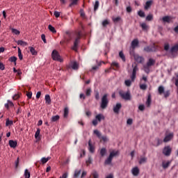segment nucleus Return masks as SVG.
I'll list each match as a JSON object with an SVG mask.
<instances>
[{
	"label": "nucleus",
	"instance_id": "obj_42",
	"mask_svg": "<svg viewBox=\"0 0 178 178\" xmlns=\"http://www.w3.org/2000/svg\"><path fill=\"white\" fill-rule=\"evenodd\" d=\"M145 162H147V157H141L139 161L140 165H143V163H145Z\"/></svg>",
	"mask_w": 178,
	"mask_h": 178
},
{
	"label": "nucleus",
	"instance_id": "obj_12",
	"mask_svg": "<svg viewBox=\"0 0 178 178\" xmlns=\"http://www.w3.org/2000/svg\"><path fill=\"white\" fill-rule=\"evenodd\" d=\"M88 149L91 154H94V152H95V147L91 144V140H89L88 141Z\"/></svg>",
	"mask_w": 178,
	"mask_h": 178
},
{
	"label": "nucleus",
	"instance_id": "obj_40",
	"mask_svg": "<svg viewBox=\"0 0 178 178\" xmlns=\"http://www.w3.org/2000/svg\"><path fill=\"white\" fill-rule=\"evenodd\" d=\"M13 124V121L10 120L9 118L6 120V126H12Z\"/></svg>",
	"mask_w": 178,
	"mask_h": 178
},
{
	"label": "nucleus",
	"instance_id": "obj_10",
	"mask_svg": "<svg viewBox=\"0 0 178 178\" xmlns=\"http://www.w3.org/2000/svg\"><path fill=\"white\" fill-rule=\"evenodd\" d=\"M122 108V104L117 103L116 105L113 107L114 113H119V111Z\"/></svg>",
	"mask_w": 178,
	"mask_h": 178
},
{
	"label": "nucleus",
	"instance_id": "obj_23",
	"mask_svg": "<svg viewBox=\"0 0 178 178\" xmlns=\"http://www.w3.org/2000/svg\"><path fill=\"white\" fill-rule=\"evenodd\" d=\"M170 163H172V161H163L162 162V166L164 169H168L169 166H170Z\"/></svg>",
	"mask_w": 178,
	"mask_h": 178
},
{
	"label": "nucleus",
	"instance_id": "obj_21",
	"mask_svg": "<svg viewBox=\"0 0 178 178\" xmlns=\"http://www.w3.org/2000/svg\"><path fill=\"white\" fill-rule=\"evenodd\" d=\"M154 65H155V60L153 58H149L146 64V65L149 66V67L154 66Z\"/></svg>",
	"mask_w": 178,
	"mask_h": 178
},
{
	"label": "nucleus",
	"instance_id": "obj_36",
	"mask_svg": "<svg viewBox=\"0 0 178 178\" xmlns=\"http://www.w3.org/2000/svg\"><path fill=\"white\" fill-rule=\"evenodd\" d=\"M91 92H92L91 88H88V89H86V97H91Z\"/></svg>",
	"mask_w": 178,
	"mask_h": 178
},
{
	"label": "nucleus",
	"instance_id": "obj_33",
	"mask_svg": "<svg viewBox=\"0 0 178 178\" xmlns=\"http://www.w3.org/2000/svg\"><path fill=\"white\" fill-rule=\"evenodd\" d=\"M17 45H21L22 47H26L27 45V42L23 40H18L17 42Z\"/></svg>",
	"mask_w": 178,
	"mask_h": 178
},
{
	"label": "nucleus",
	"instance_id": "obj_5",
	"mask_svg": "<svg viewBox=\"0 0 178 178\" xmlns=\"http://www.w3.org/2000/svg\"><path fill=\"white\" fill-rule=\"evenodd\" d=\"M119 95L122 98V99H125V101H130L131 99V95H130V91H127L124 92L123 91H120Z\"/></svg>",
	"mask_w": 178,
	"mask_h": 178
},
{
	"label": "nucleus",
	"instance_id": "obj_58",
	"mask_svg": "<svg viewBox=\"0 0 178 178\" xmlns=\"http://www.w3.org/2000/svg\"><path fill=\"white\" fill-rule=\"evenodd\" d=\"M169 48H170L169 43H165L164 44V51H169Z\"/></svg>",
	"mask_w": 178,
	"mask_h": 178
},
{
	"label": "nucleus",
	"instance_id": "obj_47",
	"mask_svg": "<svg viewBox=\"0 0 178 178\" xmlns=\"http://www.w3.org/2000/svg\"><path fill=\"white\" fill-rule=\"evenodd\" d=\"M138 15L140 16V17H145V13H144L143 10H139L138 12Z\"/></svg>",
	"mask_w": 178,
	"mask_h": 178
},
{
	"label": "nucleus",
	"instance_id": "obj_64",
	"mask_svg": "<svg viewBox=\"0 0 178 178\" xmlns=\"http://www.w3.org/2000/svg\"><path fill=\"white\" fill-rule=\"evenodd\" d=\"M41 38H42L43 42H44V44H47V39H45V35L44 34L41 35Z\"/></svg>",
	"mask_w": 178,
	"mask_h": 178
},
{
	"label": "nucleus",
	"instance_id": "obj_16",
	"mask_svg": "<svg viewBox=\"0 0 178 178\" xmlns=\"http://www.w3.org/2000/svg\"><path fill=\"white\" fill-rule=\"evenodd\" d=\"M162 143H163V140H162V139H160L159 138H156L154 140L155 147H159V145H161V144H162Z\"/></svg>",
	"mask_w": 178,
	"mask_h": 178
},
{
	"label": "nucleus",
	"instance_id": "obj_57",
	"mask_svg": "<svg viewBox=\"0 0 178 178\" xmlns=\"http://www.w3.org/2000/svg\"><path fill=\"white\" fill-rule=\"evenodd\" d=\"M140 90H143V91H145V90H147V85L146 84H140Z\"/></svg>",
	"mask_w": 178,
	"mask_h": 178
},
{
	"label": "nucleus",
	"instance_id": "obj_48",
	"mask_svg": "<svg viewBox=\"0 0 178 178\" xmlns=\"http://www.w3.org/2000/svg\"><path fill=\"white\" fill-rule=\"evenodd\" d=\"M11 31L13 34H15V35H19L20 34V31H19L17 29H11Z\"/></svg>",
	"mask_w": 178,
	"mask_h": 178
},
{
	"label": "nucleus",
	"instance_id": "obj_39",
	"mask_svg": "<svg viewBox=\"0 0 178 178\" xmlns=\"http://www.w3.org/2000/svg\"><path fill=\"white\" fill-rule=\"evenodd\" d=\"M94 134H95L97 136V137H98V138H101L102 137V134H101V132H99V131H98L97 129H95L94 131H93Z\"/></svg>",
	"mask_w": 178,
	"mask_h": 178
},
{
	"label": "nucleus",
	"instance_id": "obj_32",
	"mask_svg": "<svg viewBox=\"0 0 178 178\" xmlns=\"http://www.w3.org/2000/svg\"><path fill=\"white\" fill-rule=\"evenodd\" d=\"M81 175V170H76L74 172V177L77 178Z\"/></svg>",
	"mask_w": 178,
	"mask_h": 178
},
{
	"label": "nucleus",
	"instance_id": "obj_22",
	"mask_svg": "<svg viewBox=\"0 0 178 178\" xmlns=\"http://www.w3.org/2000/svg\"><path fill=\"white\" fill-rule=\"evenodd\" d=\"M151 102H152L151 94H149L147 96V99L146 101V106H147V108H149L151 106Z\"/></svg>",
	"mask_w": 178,
	"mask_h": 178
},
{
	"label": "nucleus",
	"instance_id": "obj_7",
	"mask_svg": "<svg viewBox=\"0 0 178 178\" xmlns=\"http://www.w3.org/2000/svg\"><path fill=\"white\" fill-rule=\"evenodd\" d=\"M163 154L165 156H170V154H172V148L170 146H165L163 149Z\"/></svg>",
	"mask_w": 178,
	"mask_h": 178
},
{
	"label": "nucleus",
	"instance_id": "obj_62",
	"mask_svg": "<svg viewBox=\"0 0 178 178\" xmlns=\"http://www.w3.org/2000/svg\"><path fill=\"white\" fill-rule=\"evenodd\" d=\"M127 124H129V126L133 124V119L129 118L127 120Z\"/></svg>",
	"mask_w": 178,
	"mask_h": 178
},
{
	"label": "nucleus",
	"instance_id": "obj_35",
	"mask_svg": "<svg viewBox=\"0 0 178 178\" xmlns=\"http://www.w3.org/2000/svg\"><path fill=\"white\" fill-rule=\"evenodd\" d=\"M40 133H41V130L40 129V128H38L35 134V138H36L37 140L40 138Z\"/></svg>",
	"mask_w": 178,
	"mask_h": 178
},
{
	"label": "nucleus",
	"instance_id": "obj_18",
	"mask_svg": "<svg viewBox=\"0 0 178 178\" xmlns=\"http://www.w3.org/2000/svg\"><path fill=\"white\" fill-rule=\"evenodd\" d=\"M132 175L134 176H137L138 175H140V169H138V167H135L131 170Z\"/></svg>",
	"mask_w": 178,
	"mask_h": 178
},
{
	"label": "nucleus",
	"instance_id": "obj_56",
	"mask_svg": "<svg viewBox=\"0 0 178 178\" xmlns=\"http://www.w3.org/2000/svg\"><path fill=\"white\" fill-rule=\"evenodd\" d=\"M108 24H109V21H108V19H106L102 22L103 27H106V26H108Z\"/></svg>",
	"mask_w": 178,
	"mask_h": 178
},
{
	"label": "nucleus",
	"instance_id": "obj_6",
	"mask_svg": "<svg viewBox=\"0 0 178 178\" xmlns=\"http://www.w3.org/2000/svg\"><path fill=\"white\" fill-rule=\"evenodd\" d=\"M145 52H155L156 51V46L155 44L151 46H146L144 47Z\"/></svg>",
	"mask_w": 178,
	"mask_h": 178
},
{
	"label": "nucleus",
	"instance_id": "obj_19",
	"mask_svg": "<svg viewBox=\"0 0 178 178\" xmlns=\"http://www.w3.org/2000/svg\"><path fill=\"white\" fill-rule=\"evenodd\" d=\"M95 119L97 122H101V120H105V116L102 114H98L95 116Z\"/></svg>",
	"mask_w": 178,
	"mask_h": 178
},
{
	"label": "nucleus",
	"instance_id": "obj_20",
	"mask_svg": "<svg viewBox=\"0 0 178 178\" xmlns=\"http://www.w3.org/2000/svg\"><path fill=\"white\" fill-rule=\"evenodd\" d=\"M170 20H172V17L170 16H165L162 18V21L164 23H170Z\"/></svg>",
	"mask_w": 178,
	"mask_h": 178
},
{
	"label": "nucleus",
	"instance_id": "obj_11",
	"mask_svg": "<svg viewBox=\"0 0 178 178\" xmlns=\"http://www.w3.org/2000/svg\"><path fill=\"white\" fill-rule=\"evenodd\" d=\"M138 44H139L138 39H134V40H132L131 43V47L132 49H136V48L138 47Z\"/></svg>",
	"mask_w": 178,
	"mask_h": 178
},
{
	"label": "nucleus",
	"instance_id": "obj_60",
	"mask_svg": "<svg viewBox=\"0 0 178 178\" xmlns=\"http://www.w3.org/2000/svg\"><path fill=\"white\" fill-rule=\"evenodd\" d=\"M138 109L143 112V111L145 109V106H144V104H140L138 106Z\"/></svg>",
	"mask_w": 178,
	"mask_h": 178
},
{
	"label": "nucleus",
	"instance_id": "obj_55",
	"mask_svg": "<svg viewBox=\"0 0 178 178\" xmlns=\"http://www.w3.org/2000/svg\"><path fill=\"white\" fill-rule=\"evenodd\" d=\"M64 38L65 40H63L60 42V45H62L63 47V45H65V44H66V42H67V40L66 39V36L64 35Z\"/></svg>",
	"mask_w": 178,
	"mask_h": 178
},
{
	"label": "nucleus",
	"instance_id": "obj_49",
	"mask_svg": "<svg viewBox=\"0 0 178 178\" xmlns=\"http://www.w3.org/2000/svg\"><path fill=\"white\" fill-rule=\"evenodd\" d=\"M30 52L32 54V55H37V51H35V49L34 47H29Z\"/></svg>",
	"mask_w": 178,
	"mask_h": 178
},
{
	"label": "nucleus",
	"instance_id": "obj_30",
	"mask_svg": "<svg viewBox=\"0 0 178 178\" xmlns=\"http://www.w3.org/2000/svg\"><path fill=\"white\" fill-rule=\"evenodd\" d=\"M100 155L102 157H104V155H106V148L102 147L100 149Z\"/></svg>",
	"mask_w": 178,
	"mask_h": 178
},
{
	"label": "nucleus",
	"instance_id": "obj_44",
	"mask_svg": "<svg viewBox=\"0 0 178 178\" xmlns=\"http://www.w3.org/2000/svg\"><path fill=\"white\" fill-rule=\"evenodd\" d=\"M99 140L100 141H104V143H108V141H109V139L107 136H101V138Z\"/></svg>",
	"mask_w": 178,
	"mask_h": 178
},
{
	"label": "nucleus",
	"instance_id": "obj_61",
	"mask_svg": "<svg viewBox=\"0 0 178 178\" xmlns=\"http://www.w3.org/2000/svg\"><path fill=\"white\" fill-rule=\"evenodd\" d=\"M63 116H64V118H67V107H65L64 108Z\"/></svg>",
	"mask_w": 178,
	"mask_h": 178
},
{
	"label": "nucleus",
	"instance_id": "obj_59",
	"mask_svg": "<svg viewBox=\"0 0 178 178\" xmlns=\"http://www.w3.org/2000/svg\"><path fill=\"white\" fill-rule=\"evenodd\" d=\"M164 97L165 98H168V97H169V95H170V90H167L165 92H164Z\"/></svg>",
	"mask_w": 178,
	"mask_h": 178
},
{
	"label": "nucleus",
	"instance_id": "obj_1",
	"mask_svg": "<svg viewBox=\"0 0 178 178\" xmlns=\"http://www.w3.org/2000/svg\"><path fill=\"white\" fill-rule=\"evenodd\" d=\"M81 38V32H77L76 33V38H75V40L74 42L73 46L71 47V49L72 51H74L75 52H77L79 49V44H80V39Z\"/></svg>",
	"mask_w": 178,
	"mask_h": 178
},
{
	"label": "nucleus",
	"instance_id": "obj_34",
	"mask_svg": "<svg viewBox=\"0 0 178 178\" xmlns=\"http://www.w3.org/2000/svg\"><path fill=\"white\" fill-rule=\"evenodd\" d=\"M119 56L122 58V60L123 62H126V56H124V54H123V51H120Z\"/></svg>",
	"mask_w": 178,
	"mask_h": 178
},
{
	"label": "nucleus",
	"instance_id": "obj_3",
	"mask_svg": "<svg viewBox=\"0 0 178 178\" xmlns=\"http://www.w3.org/2000/svg\"><path fill=\"white\" fill-rule=\"evenodd\" d=\"M51 58L53 60H56L57 62H63L59 52H58V51L56 49L53 50L51 52Z\"/></svg>",
	"mask_w": 178,
	"mask_h": 178
},
{
	"label": "nucleus",
	"instance_id": "obj_41",
	"mask_svg": "<svg viewBox=\"0 0 178 178\" xmlns=\"http://www.w3.org/2000/svg\"><path fill=\"white\" fill-rule=\"evenodd\" d=\"M49 159H51V157H47V158L43 157L41 159V162L43 164L47 163V162H48L49 161Z\"/></svg>",
	"mask_w": 178,
	"mask_h": 178
},
{
	"label": "nucleus",
	"instance_id": "obj_14",
	"mask_svg": "<svg viewBox=\"0 0 178 178\" xmlns=\"http://www.w3.org/2000/svg\"><path fill=\"white\" fill-rule=\"evenodd\" d=\"M172 138H173V134L171 133L165 136V137L163 139V143H168L170 141Z\"/></svg>",
	"mask_w": 178,
	"mask_h": 178
},
{
	"label": "nucleus",
	"instance_id": "obj_26",
	"mask_svg": "<svg viewBox=\"0 0 178 178\" xmlns=\"http://www.w3.org/2000/svg\"><path fill=\"white\" fill-rule=\"evenodd\" d=\"M113 159V158L108 156V157L104 161V165H111V163H112Z\"/></svg>",
	"mask_w": 178,
	"mask_h": 178
},
{
	"label": "nucleus",
	"instance_id": "obj_27",
	"mask_svg": "<svg viewBox=\"0 0 178 178\" xmlns=\"http://www.w3.org/2000/svg\"><path fill=\"white\" fill-rule=\"evenodd\" d=\"M158 92L160 95H162V94H164L165 92V88L162 86H160L158 88Z\"/></svg>",
	"mask_w": 178,
	"mask_h": 178
},
{
	"label": "nucleus",
	"instance_id": "obj_45",
	"mask_svg": "<svg viewBox=\"0 0 178 178\" xmlns=\"http://www.w3.org/2000/svg\"><path fill=\"white\" fill-rule=\"evenodd\" d=\"M122 20V17H117L115 18H113V23H119Z\"/></svg>",
	"mask_w": 178,
	"mask_h": 178
},
{
	"label": "nucleus",
	"instance_id": "obj_51",
	"mask_svg": "<svg viewBox=\"0 0 178 178\" xmlns=\"http://www.w3.org/2000/svg\"><path fill=\"white\" fill-rule=\"evenodd\" d=\"M92 176H93V178H99V175H98V172L95 170H94L92 172Z\"/></svg>",
	"mask_w": 178,
	"mask_h": 178
},
{
	"label": "nucleus",
	"instance_id": "obj_15",
	"mask_svg": "<svg viewBox=\"0 0 178 178\" xmlns=\"http://www.w3.org/2000/svg\"><path fill=\"white\" fill-rule=\"evenodd\" d=\"M8 144L10 148H16L17 147V142L13 140H10Z\"/></svg>",
	"mask_w": 178,
	"mask_h": 178
},
{
	"label": "nucleus",
	"instance_id": "obj_53",
	"mask_svg": "<svg viewBox=\"0 0 178 178\" xmlns=\"http://www.w3.org/2000/svg\"><path fill=\"white\" fill-rule=\"evenodd\" d=\"M149 67H150L147 66V65L143 66L144 71L145 72V73H149Z\"/></svg>",
	"mask_w": 178,
	"mask_h": 178
},
{
	"label": "nucleus",
	"instance_id": "obj_9",
	"mask_svg": "<svg viewBox=\"0 0 178 178\" xmlns=\"http://www.w3.org/2000/svg\"><path fill=\"white\" fill-rule=\"evenodd\" d=\"M134 58L138 63H143L144 62V57L138 54L135 55Z\"/></svg>",
	"mask_w": 178,
	"mask_h": 178
},
{
	"label": "nucleus",
	"instance_id": "obj_29",
	"mask_svg": "<svg viewBox=\"0 0 178 178\" xmlns=\"http://www.w3.org/2000/svg\"><path fill=\"white\" fill-rule=\"evenodd\" d=\"M8 60L10 62H13L14 63L15 66H16V60H17V58L16 56L10 57Z\"/></svg>",
	"mask_w": 178,
	"mask_h": 178
},
{
	"label": "nucleus",
	"instance_id": "obj_38",
	"mask_svg": "<svg viewBox=\"0 0 178 178\" xmlns=\"http://www.w3.org/2000/svg\"><path fill=\"white\" fill-rule=\"evenodd\" d=\"M147 22H151L152 20H154V15L152 14L148 15L146 17Z\"/></svg>",
	"mask_w": 178,
	"mask_h": 178
},
{
	"label": "nucleus",
	"instance_id": "obj_46",
	"mask_svg": "<svg viewBox=\"0 0 178 178\" xmlns=\"http://www.w3.org/2000/svg\"><path fill=\"white\" fill-rule=\"evenodd\" d=\"M140 27L143 29V30H148V25L145 23L140 24Z\"/></svg>",
	"mask_w": 178,
	"mask_h": 178
},
{
	"label": "nucleus",
	"instance_id": "obj_17",
	"mask_svg": "<svg viewBox=\"0 0 178 178\" xmlns=\"http://www.w3.org/2000/svg\"><path fill=\"white\" fill-rule=\"evenodd\" d=\"M44 101L47 105H51V96H49V95H46L44 96Z\"/></svg>",
	"mask_w": 178,
	"mask_h": 178
},
{
	"label": "nucleus",
	"instance_id": "obj_43",
	"mask_svg": "<svg viewBox=\"0 0 178 178\" xmlns=\"http://www.w3.org/2000/svg\"><path fill=\"white\" fill-rule=\"evenodd\" d=\"M131 83H133V81H131V79L125 80L124 81V84L125 86H127V87H130V86H131Z\"/></svg>",
	"mask_w": 178,
	"mask_h": 178
},
{
	"label": "nucleus",
	"instance_id": "obj_52",
	"mask_svg": "<svg viewBox=\"0 0 178 178\" xmlns=\"http://www.w3.org/2000/svg\"><path fill=\"white\" fill-rule=\"evenodd\" d=\"M59 120V115H54L51 118V122H58Z\"/></svg>",
	"mask_w": 178,
	"mask_h": 178
},
{
	"label": "nucleus",
	"instance_id": "obj_28",
	"mask_svg": "<svg viewBox=\"0 0 178 178\" xmlns=\"http://www.w3.org/2000/svg\"><path fill=\"white\" fill-rule=\"evenodd\" d=\"M70 3L69 5L70 8H72V6H76L77 5V3L79 2V0H70Z\"/></svg>",
	"mask_w": 178,
	"mask_h": 178
},
{
	"label": "nucleus",
	"instance_id": "obj_50",
	"mask_svg": "<svg viewBox=\"0 0 178 178\" xmlns=\"http://www.w3.org/2000/svg\"><path fill=\"white\" fill-rule=\"evenodd\" d=\"M24 177L25 178H30V172H29V170L27 169L24 171Z\"/></svg>",
	"mask_w": 178,
	"mask_h": 178
},
{
	"label": "nucleus",
	"instance_id": "obj_25",
	"mask_svg": "<svg viewBox=\"0 0 178 178\" xmlns=\"http://www.w3.org/2000/svg\"><path fill=\"white\" fill-rule=\"evenodd\" d=\"M118 155H119V151H113L110 153L109 154V157L112 158L113 159L114 156H118Z\"/></svg>",
	"mask_w": 178,
	"mask_h": 178
},
{
	"label": "nucleus",
	"instance_id": "obj_37",
	"mask_svg": "<svg viewBox=\"0 0 178 178\" xmlns=\"http://www.w3.org/2000/svg\"><path fill=\"white\" fill-rule=\"evenodd\" d=\"M98 8H99V1L97 0L94 5V10L95 12L98 10Z\"/></svg>",
	"mask_w": 178,
	"mask_h": 178
},
{
	"label": "nucleus",
	"instance_id": "obj_31",
	"mask_svg": "<svg viewBox=\"0 0 178 178\" xmlns=\"http://www.w3.org/2000/svg\"><path fill=\"white\" fill-rule=\"evenodd\" d=\"M48 29H49V31L53 33V34H55L56 33V29H55V27L52 26V25L49 24L48 26Z\"/></svg>",
	"mask_w": 178,
	"mask_h": 178
},
{
	"label": "nucleus",
	"instance_id": "obj_13",
	"mask_svg": "<svg viewBox=\"0 0 178 178\" xmlns=\"http://www.w3.org/2000/svg\"><path fill=\"white\" fill-rule=\"evenodd\" d=\"M170 54H177L178 52V43L175 44L173 47H171L170 50Z\"/></svg>",
	"mask_w": 178,
	"mask_h": 178
},
{
	"label": "nucleus",
	"instance_id": "obj_63",
	"mask_svg": "<svg viewBox=\"0 0 178 178\" xmlns=\"http://www.w3.org/2000/svg\"><path fill=\"white\" fill-rule=\"evenodd\" d=\"M129 54L131 56H133L134 58L135 55H137V54H136V52L134 51V49H132V50L130 51Z\"/></svg>",
	"mask_w": 178,
	"mask_h": 178
},
{
	"label": "nucleus",
	"instance_id": "obj_4",
	"mask_svg": "<svg viewBox=\"0 0 178 178\" xmlns=\"http://www.w3.org/2000/svg\"><path fill=\"white\" fill-rule=\"evenodd\" d=\"M132 67H133V70H132V74L130 75V79L132 83H134L137 77V72H138V67L137 66V65H132Z\"/></svg>",
	"mask_w": 178,
	"mask_h": 178
},
{
	"label": "nucleus",
	"instance_id": "obj_8",
	"mask_svg": "<svg viewBox=\"0 0 178 178\" xmlns=\"http://www.w3.org/2000/svg\"><path fill=\"white\" fill-rule=\"evenodd\" d=\"M68 69H72V70H79V63L76 61H71L68 65Z\"/></svg>",
	"mask_w": 178,
	"mask_h": 178
},
{
	"label": "nucleus",
	"instance_id": "obj_24",
	"mask_svg": "<svg viewBox=\"0 0 178 178\" xmlns=\"http://www.w3.org/2000/svg\"><path fill=\"white\" fill-rule=\"evenodd\" d=\"M151 5H152V0L147 1L145 3V10H148V9H149V8H151Z\"/></svg>",
	"mask_w": 178,
	"mask_h": 178
},
{
	"label": "nucleus",
	"instance_id": "obj_54",
	"mask_svg": "<svg viewBox=\"0 0 178 178\" xmlns=\"http://www.w3.org/2000/svg\"><path fill=\"white\" fill-rule=\"evenodd\" d=\"M111 66H112V67H115L116 69H119V63H118L116 62H113L111 63Z\"/></svg>",
	"mask_w": 178,
	"mask_h": 178
},
{
	"label": "nucleus",
	"instance_id": "obj_2",
	"mask_svg": "<svg viewBox=\"0 0 178 178\" xmlns=\"http://www.w3.org/2000/svg\"><path fill=\"white\" fill-rule=\"evenodd\" d=\"M108 104H109V100H108V95L105 94L102 97L100 108L102 109H106V108H108Z\"/></svg>",
	"mask_w": 178,
	"mask_h": 178
}]
</instances>
